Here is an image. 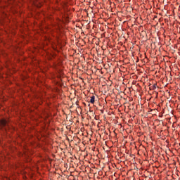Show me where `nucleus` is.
<instances>
[{
    "label": "nucleus",
    "mask_w": 180,
    "mask_h": 180,
    "mask_svg": "<svg viewBox=\"0 0 180 180\" xmlns=\"http://www.w3.org/2000/svg\"><path fill=\"white\" fill-rule=\"evenodd\" d=\"M0 123L3 127H5V126H8V121L6 120H1Z\"/></svg>",
    "instance_id": "obj_1"
},
{
    "label": "nucleus",
    "mask_w": 180,
    "mask_h": 180,
    "mask_svg": "<svg viewBox=\"0 0 180 180\" xmlns=\"http://www.w3.org/2000/svg\"><path fill=\"white\" fill-rule=\"evenodd\" d=\"M90 102H91V103H95V96H92L91 97Z\"/></svg>",
    "instance_id": "obj_2"
},
{
    "label": "nucleus",
    "mask_w": 180,
    "mask_h": 180,
    "mask_svg": "<svg viewBox=\"0 0 180 180\" xmlns=\"http://www.w3.org/2000/svg\"><path fill=\"white\" fill-rule=\"evenodd\" d=\"M155 88H157V84H154V85L153 86V89H155Z\"/></svg>",
    "instance_id": "obj_3"
}]
</instances>
